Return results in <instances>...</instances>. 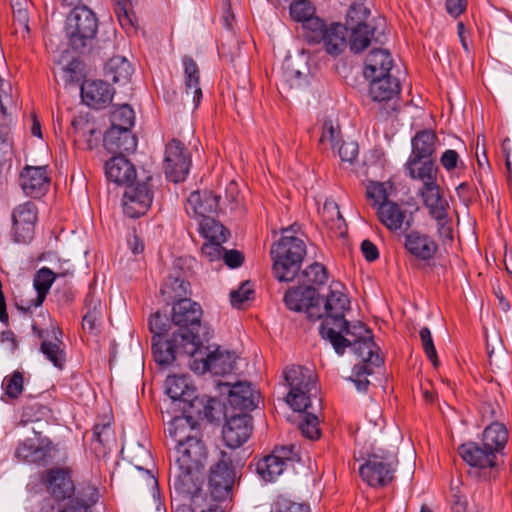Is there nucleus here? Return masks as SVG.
Instances as JSON below:
<instances>
[{"label": "nucleus", "mask_w": 512, "mask_h": 512, "mask_svg": "<svg viewBox=\"0 0 512 512\" xmlns=\"http://www.w3.org/2000/svg\"><path fill=\"white\" fill-rule=\"evenodd\" d=\"M284 378L289 387L286 402L294 411L301 413L299 429L305 437L317 439L320 435L318 413L322 408L312 371L291 366L285 369Z\"/></svg>", "instance_id": "f257e3e1"}, {"label": "nucleus", "mask_w": 512, "mask_h": 512, "mask_svg": "<svg viewBox=\"0 0 512 512\" xmlns=\"http://www.w3.org/2000/svg\"><path fill=\"white\" fill-rule=\"evenodd\" d=\"M172 327V321L159 312L149 318V329L153 334L152 352L155 361L161 366L172 364L180 355L196 354V338L191 333H177L176 329L168 337Z\"/></svg>", "instance_id": "f03ea898"}, {"label": "nucleus", "mask_w": 512, "mask_h": 512, "mask_svg": "<svg viewBox=\"0 0 512 512\" xmlns=\"http://www.w3.org/2000/svg\"><path fill=\"white\" fill-rule=\"evenodd\" d=\"M205 459L206 449L200 437L175 446V465L169 482L176 492L192 493L197 489L198 474Z\"/></svg>", "instance_id": "7ed1b4c3"}, {"label": "nucleus", "mask_w": 512, "mask_h": 512, "mask_svg": "<svg viewBox=\"0 0 512 512\" xmlns=\"http://www.w3.org/2000/svg\"><path fill=\"white\" fill-rule=\"evenodd\" d=\"M294 226L283 229L280 240L271 247L273 271L279 281H292L306 254L304 241L293 235Z\"/></svg>", "instance_id": "20e7f679"}, {"label": "nucleus", "mask_w": 512, "mask_h": 512, "mask_svg": "<svg viewBox=\"0 0 512 512\" xmlns=\"http://www.w3.org/2000/svg\"><path fill=\"white\" fill-rule=\"evenodd\" d=\"M350 301L341 291L330 287V292L325 299L326 316L320 326L322 338L328 340L338 355H343L347 346L343 330L350 327L345 318V312L349 309Z\"/></svg>", "instance_id": "39448f33"}, {"label": "nucleus", "mask_w": 512, "mask_h": 512, "mask_svg": "<svg viewBox=\"0 0 512 512\" xmlns=\"http://www.w3.org/2000/svg\"><path fill=\"white\" fill-rule=\"evenodd\" d=\"M98 30V18L87 6L74 7L66 17L65 36L69 46L78 52L91 47Z\"/></svg>", "instance_id": "423d86ee"}, {"label": "nucleus", "mask_w": 512, "mask_h": 512, "mask_svg": "<svg viewBox=\"0 0 512 512\" xmlns=\"http://www.w3.org/2000/svg\"><path fill=\"white\" fill-rule=\"evenodd\" d=\"M235 451H221L220 457L210 468L208 486L215 501L229 499L236 479L235 468L239 464Z\"/></svg>", "instance_id": "0eeeda50"}, {"label": "nucleus", "mask_w": 512, "mask_h": 512, "mask_svg": "<svg viewBox=\"0 0 512 512\" xmlns=\"http://www.w3.org/2000/svg\"><path fill=\"white\" fill-rule=\"evenodd\" d=\"M42 483L48 493L58 502L57 512L68 508L74 501L83 503L89 512V505L83 499L73 497L75 486L69 469L52 468L47 470L42 476Z\"/></svg>", "instance_id": "6e6552de"}, {"label": "nucleus", "mask_w": 512, "mask_h": 512, "mask_svg": "<svg viewBox=\"0 0 512 512\" xmlns=\"http://www.w3.org/2000/svg\"><path fill=\"white\" fill-rule=\"evenodd\" d=\"M397 461L390 453H372L359 467V474L364 482L373 488L387 486L394 479Z\"/></svg>", "instance_id": "1a4fd4ad"}, {"label": "nucleus", "mask_w": 512, "mask_h": 512, "mask_svg": "<svg viewBox=\"0 0 512 512\" xmlns=\"http://www.w3.org/2000/svg\"><path fill=\"white\" fill-rule=\"evenodd\" d=\"M344 334L352 338H346V348L351 347L354 354L361 360L360 364H368L370 367L381 365L382 359L376 352L377 347L371 331L363 323H352L350 327L343 330Z\"/></svg>", "instance_id": "9d476101"}, {"label": "nucleus", "mask_w": 512, "mask_h": 512, "mask_svg": "<svg viewBox=\"0 0 512 512\" xmlns=\"http://www.w3.org/2000/svg\"><path fill=\"white\" fill-rule=\"evenodd\" d=\"M202 313L201 306L188 298L179 299L172 307V323L176 332L191 333L196 338V354L201 345L198 329L201 326Z\"/></svg>", "instance_id": "9b49d317"}, {"label": "nucleus", "mask_w": 512, "mask_h": 512, "mask_svg": "<svg viewBox=\"0 0 512 512\" xmlns=\"http://www.w3.org/2000/svg\"><path fill=\"white\" fill-rule=\"evenodd\" d=\"M191 163V154L182 142L172 139L166 145L163 168L169 181H184L189 174Z\"/></svg>", "instance_id": "f8f14e48"}, {"label": "nucleus", "mask_w": 512, "mask_h": 512, "mask_svg": "<svg viewBox=\"0 0 512 512\" xmlns=\"http://www.w3.org/2000/svg\"><path fill=\"white\" fill-rule=\"evenodd\" d=\"M202 355V344L200 350L194 356L190 363V367L197 373L210 372L214 375H225L232 372L235 368L236 354L220 347L206 353L205 357L198 358Z\"/></svg>", "instance_id": "ddd939ff"}, {"label": "nucleus", "mask_w": 512, "mask_h": 512, "mask_svg": "<svg viewBox=\"0 0 512 512\" xmlns=\"http://www.w3.org/2000/svg\"><path fill=\"white\" fill-rule=\"evenodd\" d=\"M458 453L471 468L487 478L498 466V455L479 442H466L459 446Z\"/></svg>", "instance_id": "4468645a"}, {"label": "nucleus", "mask_w": 512, "mask_h": 512, "mask_svg": "<svg viewBox=\"0 0 512 512\" xmlns=\"http://www.w3.org/2000/svg\"><path fill=\"white\" fill-rule=\"evenodd\" d=\"M150 180L151 177H147L146 181L126 185L122 205L123 211L128 217L138 218L149 210L153 200Z\"/></svg>", "instance_id": "2eb2a0df"}, {"label": "nucleus", "mask_w": 512, "mask_h": 512, "mask_svg": "<svg viewBox=\"0 0 512 512\" xmlns=\"http://www.w3.org/2000/svg\"><path fill=\"white\" fill-rule=\"evenodd\" d=\"M11 236L16 243H28L34 235L37 222V208L33 202H25L15 207L11 214Z\"/></svg>", "instance_id": "dca6fc26"}, {"label": "nucleus", "mask_w": 512, "mask_h": 512, "mask_svg": "<svg viewBox=\"0 0 512 512\" xmlns=\"http://www.w3.org/2000/svg\"><path fill=\"white\" fill-rule=\"evenodd\" d=\"M32 329L41 339L40 352L56 368L63 369L66 362V352L62 341V331L54 325L51 326L50 330H43L33 324Z\"/></svg>", "instance_id": "f3484780"}, {"label": "nucleus", "mask_w": 512, "mask_h": 512, "mask_svg": "<svg viewBox=\"0 0 512 512\" xmlns=\"http://www.w3.org/2000/svg\"><path fill=\"white\" fill-rule=\"evenodd\" d=\"M295 460H299L295 446H281L258 462L257 472L264 480L273 482L283 473L286 465Z\"/></svg>", "instance_id": "a211bd4d"}, {"label": "nucleus", "mask_w": 512, "mask_h": 512, "mask_svg": "<svg viewBox=\"0 0 512 512\" xmlns=\"http://www.w3.org/2000/svg\"><path fill=\"white\" fill-rule=\"evenodd\" d=\"M220 196L209 190L192 192L185 204L186 213L198 222L203 218L216 216L219 211Z\"/></svg>", "instance_id": "6ab92c4d"}, {"label": "nucleus", "mask_w": 512, "mask_h": 512, "mask_svg": "<svg viewBox=\"0 0 512 512\" xmlns=\"http://www.w3.org/2000/svg\"><path fill=\"white\" fill-rule=\"evenodd\" d=\"M252 433V418L247 414L229 417L223 427V440L234 451L245 443Z\"/></svg>", "instance_id": "aec40b11"}, {"label": "nucleus", "mask_w": 512, "mask_h": 512, "mask_svg": "<svg viewBox=\"0 0 512 512\" xmlns=\"http://www.w3.org/2000/svg\"><path fill=\"white\" fill-rule=\"evenodd\" d=\"M67 268L54 272L50 268L42 267L34 275L33 286L36 291V297L29 302L25 309L37 308L44 302L53 282L58 277H66L73 274V266L66 262Z\"/></svg>", "instance_id": "412c9836"}, {"label": "nucleus", "mask_w": 512, "mask_h": 512, "mask_svg": "<svg viewBox=\"0 0 512 512\" xmlns=\"http://www.w3.org/2000/svg\"><path fill=\"white\" fill-rule=\"evenodd\" d=\"M80 91L83 103L94 109L105 108L114 96V90L102 80H86L82 83Z\"/></svg>", "instance_id": "4be33fe9"}, {"label": "nucleus", "mask_w": 512, "mask_h": 512, "mask_svg": "<svg viewBox=\"0 0 512 512\" xmlns=\"http://www.w3.org/2000/svg\"><path fill=\"white\" fill-rule=\"evenodd\" d=\"M19 183L23 192L33 198L44 195L49 188V177L46 166H27L19 177Z\"/></svg>", "instance_id": "5701e85b"}, {"label": "nucleus", "mask_w": 512, "mask_h": 512, "mask_svg": "<svg viewBox=\"0 0 512 512\" xmlns=\"http://www.w3.org/2000/svg\"><path fill=\"white\" fill-rule=\"evenodd\" d=\"M376 214L389 231L408 230L412 226L413 217L396 202L390 201L379 206Z\"/></svg>", "instance_id": "b1692460"}, {"label": "nucleus", "mask_w": 512, "mask_h": 512, "mask_svg": "<svg viewBox=\"0 0 512 512\" xmlns=\"http://www.w3.org/2000/svg\"><path fill=\"white\" fill-rule=\"evenodd\" d=\"M183 412L191 415L192 419L207 420L212 422L221 414L220 404L217 399L208 396H197L196 394L185 402Z\"/></svg>", "instance_id": "393cba45"}, {"label": "nucleus", "mask_w": 512, "mask_h": 512, "mask_svg": "<svg viewBox=\"0 0 512 512\" xmlns=\"http://www.w3.org/2000/svg\"><path fill=\"white\" fill-rule=\"evenodd\" d=\"M404 247L411 255L422 261L432 260L438 251L435 240L419 231H411L405 235Z\"/></svg>", "instance_id": "a878e982"}, {"label": "nucleus", "mask_w": 512, "mask_h": 512, "mask_svg": "<svg viewBox=\"0 0 512 512\" xmlns=\"http://www.w3.org/2000/svg\"><path fill=\"white\" fill-rule=\"evenodd\" d=\"M394 60L387 49H373L365 59L363 74L365 78L392 76Z\"/></svg>", "instance_id": "bb28decb"}, {"label": "nucleus", "mask_w": 512, "mask_h": 512, "mask_svg": "<svg viewBox=\"0 0 512 512\" xmlns=\"http://www.w3.org/2000/svg\"><path fill=\"white\" fill-rule=\"evenodd\" d=\"M366 79L370 81L368 95L373 102L389 105L400 93L399 80L394 76Z\"/></svg>", "instance_id": "cd10ccee"}, {"label": "nucleus", "mask_w": 512, "mask_h": 512, "mask_svg": "<svg viewBox=\"0 0 512 512\" xmlns=\"http://www.w3.org/2000/svg\"><path fill=\"white\" fill-rule=\"evenodd\" d=\"M225 386L230 387L228 391V401L234 408L240 411H251L257 407L259 393L252 388L251 384L237 382L232 386L229 384H225Z\"/></svg>", "instance_id": "c85d7f7f"}, {"label": "nucleus", "mask_w": 512, "mask_h": 512, "mask_svg": "<svg viewBox=\"0 0 512 512\" xmlns=\"http://www.w3.org/2000/svg\"><path fill=\"white\" fill-rule=\"evenodd\" d=\"M104 147L111 153H131L136 150L137 139L130 130L111 127L104 135Z\"/></svg>", "instance_id": "c756f323"}, {"label": "nucleus", "mask_w": 512, "mask_h": 512, "mask_svg": "<svg viewBox=\"0 0 512 512\" xmlns=\"http://www.w3.org/2000/svg\"><path fill=\"white\" fill-rule=\"evenodd\" d=\"M105 174L109 181L117 185H128L136 178L134 165L122 155L114 156L106 162Z\"/></svg>", "instance_id": "7c9ffc66"}, {"label": "nucleus", "mask_w": 512, "mask_h": 512, "mask_svg": "<svg viewBox=\"0 0 512 512\" xmlns=\"http://www.w3.org/2000/svg\"><path fill=\"white\" fill-rule=\"evenodd\" d=\"M419 195L432 218L442 219L443 215L447 213L449 204L443 197L437 182L422 186L419 189Z\"/></svg>", "instance_id": "2f4dec72"}, {"label": "nucleus", "mask_w": 512, "mask_h": 512, "mask_svg": "<svg viewBox=\"0 0 512 512\" xmlns=\"http://www.w3.org/2000/svg\"><path fill=\"white\" fill-rule=\"evenodd\" d=\"M385 27V21L379 19L374 25H360L348 28L351 31L349 45L354 53H360L365 50L371 43L372 39L376 42H381L379 36H375L378 28Z\"/></svg>", "instance_id": "473e14b6"}, {"label": "nucleus", "mask_w": 512, "mask_h": 512, "mask_svg": "<svg viewBox=\"0 0 512 512\" xmlns=\"http://www.w3.org/2000/svg\"><path fill=\"white\" fill-rule=\"evenodd\" d=\"M405 169L410 178L422 182V186L437 182V168L432 159L409 157Z\"/></svg>", "instance_id": "72a5a7b5"}, {"label": "nucleus", "mask_w": 512, "mask_h": 512, "mask_svg": "<svg viewBox=\"0 0 512 512\" xmlns=\"http://www.w3.org/2000/svg\"><path fill=\"white\" fill-rule=\"evenodd\" d=\"M169 435L177 444L189 441L190 438H197L200 435L199 424L191 415L175 417L169 424Z\"/></svg>", "instance_id": "f704fd0d"}, {"label": "nucleus", "mask_w": 512, "mask_h": 512, "mask_svg": "<svg viewBox=\"0 0 512 512\" xmlns=\"http://www.w3.org/2000/svg\"><path fill=\"white\" fill-rule=\"evenodd\" d=\"M185 78V94L191 96L195 108L200 104L202 99V90L200 87V71L197 63L190 56L182 59Z\"/></svg>", "instance_id": "c9c22d12"}, {"label": "nucleus", "mask_w": 512, "mask_h": 512, "mask_svg": "<svg viewBox=\"0 0 512 512\" xmlns=\"http://www.w3.org/2000/svg\"><path fill=\"white\" fill-rule=\"evenodd\" d=\"M347 31L348 29L340 23L327 26L321 43L329 55L338 56L344 52L347 47Z\"/></svg>", "instance_id": "e433bc0d"}, {"label": "nucleus", "mask_w": 512, "mask_h": 512, "mask_svg": "<svg viewBox=\"0 0 512 512\" xmlns=\"http://www.w3.org/2000/svg\"><path fill=\"white\" fill-rule=\"evenodd\" d=\"M165 392L173 401L185 403L195 394V387L188 375H171L165 380Z\"/></svg>", "instance_id": "4c0bfd02"}, {"label": "nucleus", "mask_w": 512, "mask_h": 512, "mask_svg": "<svg viewBox=\"0 0 512 512\" xmlns=\"http://www.w3.org/2000/svg\"><path fill=\"white\" fill-rule=\"evenodd\" d=\"M436 134L429 129L421 130L412 138V152L409 157L431 159L436 151Z\"/></svg>", "instance_id": "58836bf2"}, {"label": "nucleus", "mask_w": 512, "mask_h": 512, "mask_svg": "<svg viewBox=\"0 0 512 512\" xmlns=\"http://www.w3.org/2000/svg\"><path fill=\"white\" fill-rule=\"evenodd\" d=\"M508 441V431L506 427L498 422H494L485 428L482 434L481 443L499 455Z\"/></svg>", "instance_id": "ea45409f"}, {"label": "nucleus", "mask_w": 512, "mask_h": 512, "mask_svg": "<svg viewBox=\"0 0 512 512\" xmlns=\"http://www.w3.org/2000/svg\"><path fill=\"white\" fill-rule=\"evenodd\" d=\"M105 74L114 83L126 84L133 74V67L125 57L114 56L106 63Z\"/></svg>", "instance_id": "a19ab883"}, {"label": "nucleus", "mask_w": 512, "mask_h": 512, "mask_svg": "<svg viewBox=\"0 0 512 512\" xmlns=\"http://www.w3.org/2000/svg\"><path fill=\"white\" fill-rule=\"evenodd\" d=\"M324 224L334 233L342 235L346 230L345 220L342 217L337 203L333 200H326L322 209L319 210Z\"/></svg>", "instance_id": "79ce46f5"}, {"label": "nucleus", "mask_w": 512, "mask_h": 512, "mask_svg": "<svg viewBox=\"0 0 512 512\" xmlns=\"http://www.w3.org/2000/svg\"><path fill=\"white\" fill-rule=\"evenodd\" d=\"M314 295V289L306 288L303 290L301 288H295L286 292L284 302L289 310L299 312L304 308L310 309L313 307Z\"/></svg>", "instance_id": "37998d69"}, {"label": "nucleus", "mask_w": 512, "mask_h": 512, "mask_svg": "<svg viewBox=\"0 0 512 512\" xmlns=\"http://www.w3.org/2000/svg\"><path fill=\"white\" fill-rule=\"evenodd\" d=\"M190 496V505L188 507H178L175 512H223V510L197 487L192 493H182Z\"/></svg>", "instance_id": "c03bdc74"}, {"label": "nucleus", "mask_w": 512, "mask_h": 512, "mask_svg": "<svg viewBox=\"0 0 512 512\" xmlns=\"http://www.w3.org/2000/svg\"><path fill=\"white\" fill-rule=\"evenodd\" d=\"M199 231L208 241L225 242L228 232L224 226L215 219V216L203 218L198 222Z\"/></svg>", "instance_id": "a18cd8bd"}, {"label": "nucleus", "mask_w": 512, "mask_h": 512, "mask_svg": "<svg viewBox=\"0 0 512 512\" xmlns=\"http://www.w3.org/2000/svg\"><path fill=\"white\" fill-rule=\"evenodd\" d=\"M370 16V7L365 0L354 1L346 15V28H352L360 25H370L367 19Z\"/></svg>", "instance_id": "49530a36"}, {"label": "nucleus", "mask_w": 512, "mask_h": 512, "mask_svg": "<svg viewBox=\"0 0 512 512\" xmlns=\"http://www.w3.org/2000/svg\"><path fill=\"white\" fill-rule=\"evenodd\" d=\"M1 386L4 391V395L1 397L3 401L4 396L12 400L19 398L24 389L23 372L15 370L11 374L6 375Z\"/></svg>", "instance_id": "de8ad7c7"}, {"label": "nucleus", "mask_w": 512, "mask_h": 512, "mask_svg": "<svg viewBox=\"0 0 512 512\" xmlns=\"http://www.w3.org/2000/svg\"><path fill=\"white\" fill-rule=\"evenodd\" d=\"M85 309L86 312L83 316L82 326L83 329L91 332L96 328L97 322L101 317L100 300L95 298L93 295H87L85 299Z\"/></svg>", "instance_id": "09e8293b"}, {"label": "nucleus", "mask_w": 512, "mask_h": 512, "mask_svg": "<svg viewBox=\"0 0 512 512\" xmlns=\"http://www.w3.org/2000/svg\"><path fill=\"white\" fill-rule=\"evenodd\" d=\"M189 283L179 276H168L163 282L160 291L168 299L181 298L188 293Z\"/></svg>", "instance_id": "8fccbe9b"}, {"label": "nucleus", "mask_w": 512, "mask_h": 512, "mask_svg": "<svg viewBox=\"0 0 512 512\" xmlns=\"http://www.w3.org/2000/svg\"><path fill=\"white\" fill-rule=\"evenodd\" d=\"M302 28L304 30V37L308 42L321 43L327 25L322 19L314 15L312 18L302 24Z\"/></svg>", "instance_id": "3c124183"}, {"label": "nucleus", "mask_w": 512, "mask_h": 512, "mask_svg": "<svg viewBox=\"0 0 512 512\" xmlns=\"http://www.w3.org/2000/svg\"><path fill=\"white\" fill-rule=\"evenodd\" d=\"M134 110L127 104L117 107L111 115V127L130 130L134 125Z\"/></svg>", "instance_id": "603ef678"}, {"label": "nucleus", "mask_w": 512, "mask_h": 512, "mask_svg": "<svg viewBox=\"0 0 512 512\" xmlns=\"http://www.w3.org/2000/svg\"><path fill=\"white\" fill-rule=\"evenodd\" d=\"M366 197L376 210L379 206L390 202L388 200L386 184L382 182H369L366 186Z\"/></svg>", "instance_id": "864d4df0"}, {"label": "nucleus", "mask_w": 512, "mask_h": 512, "mask_svg": "<svg viewBox=\"0 0 512 512\" xmlns=\"http://www.w3.org/2000/svg\"><path fill=\"white\" fill-rule=\"evenodd\" d=\"M290 15L296 22L304 23L315 15V8L308 0H297L290 4Z\"/></svg>", "instance_id": "5fc2aeb1"}, {"label": "nucleus", "mask_w": 512, "mask_h": 512, "mask_svg": "<svg viewBox=\"0 0 512 512\" xmlns=\"http://www.w3.org/2000/svg\"><path fill=\"white\" fill-rule=\"evenodd\" d=\"M17 110V101L13 96V88L9 82L0 85V112L3 116L12 114Z\"/></svg>", "instance_id": "6e6d98bb"}, {"label": "nucleus", "mask_w": 512, "mask_h": 512, "mask_svg": "<svg viewBox=\"0 0 512 512\" xmlns=\"http://www.w3.org/2000/svg\"><path fill=\"white\" fill-rule=\"evenodd\" d=\"M72 125L80 137L86 138L89 149H92L98 144V137L95 136V134H100V132H97L93 124L80 119L73 120Z\"/></svg>", "instance_id": "4d7b16f0"}, {"label": "nucleus", "mask_w": 512, "mask_h": 512, "mask_svg": "<svg viewBox=\"0 0 512 512\" xmlns=\"http://www.w3.org/2000/svg\"><path fill=\"white\" fill-rule=\"evenodd\" d=\"M303 282L323 285L327 281V271L320 263H313L302 272Z\"/></svg>", "instance_id": "13d9d810"}, {"label": "nucleus", "mask_w": 512, "mask_h": 512, "mask_svg": "<svg viewBox=\"0 0 512 512\" xmlns=\"http://www.w3.org/2000/svg\"><path fill=\"white\" fill-rule=\"evenodd\" d=\"M373 373V367L368 364H356L353 368V375L349 378L359 392H366L369 381L367 376Z\"/></svg>", "instance_id": "bf43d9fd"}, {"label": "nucleus", "mask_w": 512, "mask_h": 512, "mask_svg": "<svg viewBox=\"0 0 512 512\" xmlns=\"http://www.w3.org/2000/svg\"><path fill=\"white\" fill-rule=\"evenodd\" d=\"M15 455L20 460L35 462L43 456V450L36 447L31 441H24L17 447Z\"/></svg>", "instance_id": "052dcab7"}, {"label": "nucleus", "mask_w": 512, "mask_h": 512, "mask_svg": "<svg viewBox=\"0 0 512 512\" xmlns=\"http://www.w3.org/2000/svg\"><path fill=\"white\" fill-rule=\"evenodd\" d=\"M273 510L276 512H310V507L304 503L295 502L287 497L279 496Z\"/></svg>", "instance_id": "680f3d73"}, {"label": "nucleus", "mask_w": 512, "mask_h": 512, "mask_svg": "<svg viewBox=\"0 0 512 512\" xmlns=\"http://www.w3.org/2000/svg\"><path fill=\"white\" fill-rule=\"evenodd\" d=\"M420 339L422 342L423 350L427 356V358L432 362V364L436 367L439 363L437 352L434 346V342L432 339L431 331L427 327H423L420 332Z\"/></svg>", "instance_id": "e2e57ef3"}, {"label": "nucleus", "mask_w": 512, "mask_h": 512, "mask_svg": "<svg viewBox=\"0 0 512 512\" xmlns=\"http://www.w3.org/2000/svg\"><path fill=\"white\" fill-rule=\"evenodd\" d=\"M254 290L250 282H244L237 290H233L230 293V302L233 307L241 308L244 302L251 299Z\"/></svg>", "instance_id": "0e129e2a"}, {"label": "nucleus", "mask_w": 512, "mask_h": 512, "mask_svg": "<svg viewBox=\"0 0 512 512\" xmlns=\"http://www.w3.org/2000/svg\"><path fill=\"white\" fill-rule=\"evenodd\" d=\"M339 135V128L335 127L331 121H325L323 124L319 143L322 146L329 145L331 148H334L335 145L338 143Z\"/></svg>", "instance_id": "69168bd1"}, {"label": "nucleus", "mask_w": 512, "mask_h": 512, "mask_svg": "<svg viewBox=\"0 0 512 512\" xmlns=\"http://www.w3.org/2000/svg\"><path fill=\"white\" fill-rule=\"evenodd\" d=\"M223 242L219 241H208L203 244L201 249V254L204 258H206L209 262L219 261L222 259V253L224 249L221 244Z\"/></svg>", "instance_id": "338daca9"}, {"label": "nucleus", "mask_w": 512, "mask_h": 512, "mask_svg": "<svg viewBox=\"0 0 512 512\" xmlns=\"http://www.w3.org/2000/svg\"><path fill=\"white\" fill-rule=\"evenodd\" d=\"M339 157L344 162L352 163L358 155V145L354 141L344 142L338 149Z\"/></svg>", "instance_id": "774afa93"}]
</instances>
